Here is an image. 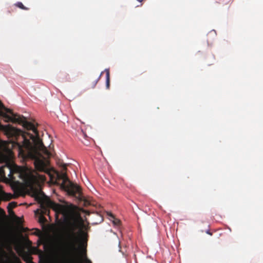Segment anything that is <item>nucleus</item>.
<instances>
[{"instance_id":"nucleus-1","label":"nucleus","mask_w":263,"mask_h":263,"mask_svg":"<svg viewBox=\"0 0 263 263\" xmlns=\"http://www.w3.org/2000/svg\"><path fill=\"white\" fill-rule=\"evenodd\" d=\"M32 146L29 140L24 138L23 146L28 151V156L34 160L36 171L50 175L48 165V159L51 157V153L44 145L42 141L37 137L33 140Z\"/></svg>"},{"instance_id":"nucleus-2","label":"nucleus","mask_w":263,"mask_h":263,"mask_svg":"<svg viewBox=\"0 0 263 263\" xmlns=\"http://www.w3.org/2000/svg\"><path fill=\"white\" fill-rule=\"evenodd\" d=\"M26 183L33 192V196L40 203V208L42 215L49 214V208L57 210L60 206L49 200L44 199V194L40 189V184L46 181L44 175H40L36 172L31 173L26 176Z\"/></svg>"},{"instance_id":"nucleus-3","label":"nucleus","mask_w":263,"mask_h":263,"mask_svg":"<svg viewBox=\"0 0 263 263\" xmlns=\"http://www.w3.org/2000/svg\"><path fill=\"white\" fill-rule=\"evenodd\" d=\"M77 237L73 231L66 236L62 243V249L66 263H83L81 258L77 257Z\"/></svg>"},{"instance_id":"nucleus-4","label":"nucleus","mask_w":263,"mask_h":263,"mask_svg":"<svg viewBox=\"0 0 263 263\" xmlns=\"http://www.w3.org/2000/svg\"><path fill=\"white\" fill-rule=\"evenodd\" d=\"M0 115L12 122L18 123L22 124L26 129L32 130L38 136L37 130L33 123L27 121L23 116L14 114L12 110L6 108L1 101Z\"/></svg>"},{"instance_id":"nucleus-5","label":"nucleus","mask_w":263,"mask_h":263,"mask_svg":"<svg viewBox=\"0 0 263 263\" xmlns=\"http://www.w3.org/2000/svg\"><path fill=\"white\" fill-rule=\"evenodd\" d=\"M58 178L62 180L61 187L65 191L68 195L72 196L80 201L84 200L81 188L77 184L70 181L65 173L58 175Z\"/></svg>"},{"instance_id":"nucleus-6","label":"nucleus","mask_w":263,"mask_h":263,"mask_svg":"<svg viewBox=\"0 0 263 263\" xmlns=\"http://www.w3.org/2000/svg\"><path fill=\"white\" fill-rule=\"evenodd\" d=\"M60 78L62 82H67L70 81V77L69 74L65 72H62L60 74Z\"/></svg>"},{"instance_id":"nucleus-7","label":"nucleus","mask_w":263,"mask_h":263,"mask_svg":"<svg viewBox=\"0 0 263 263\" xmlns=\"http://www.w3.org/2000/svg\"><path fill=\"white\" fill-rule=\"evenodd\" d=\"M7 167L8 168L10 171V173H9V174L8 175V176L11 178H13L12 176L14 173H18L20 171V168L18 167H16L14 168H12L8 166H7Z\"/></svg>"},{"instance_id":"nucleus-8","label":"nucleus","mask_w":263,"mask_h":263,"mask_svg":"<svg viewBox=\"0 0 263 263\" xmlns=\"http://www.w3.org/2000/svg\"><path fill=\"white\" fill-rule=\"evenodd\" d=\"M17 206V203L15 202H11L9 203L8 205V212L9 213H10V212H12L13 214L14 215V212L12 211V209L15 208Z\"/></svg>"},{"instance_id":"nucleus-9","label":"nucleus","mask_w":263,"mask_h":263,"mask_svg":"<svg viewBox=\"0 0 263 263\" xmlns=\"http://www.w3.org/2000/svg\"><path fill=\"white\" fill-rule=\"evenodd\" d=\"M105 72H106V87L107 89H109V85H110L109 71L108 69H106Z\"/></svg>"},{"instance_id":"nucleus-10","label":"nucleus","mask_w":263,"mask_h":263,"mask_svg":"<svg viewBox=\"0 0 263 263\" xmlns=\"http://www.w3.org/2000/svg\"><path fill=\"white\" fill-rule=\"evenodd\" d=\"M82 260L83 261V262L85 263H92L91 261L87 258L86 257V249L84 250V252L82 254Z\"/></svg>"},{"instance_id":"nucleus-11","label":"nucleus","mask_w":263,"mask_h":263,"mask_svg":"<svg viewBox=\"0 0 263 263\" xmlns=\"http://www.w3.org/2000/svg\"><path fill=\"white\" fill-rule=\"evenodd\" d=\"M11 198V195L5 192L2 193V199L5 200H9Z\"/></svg>"},{"instance_id":"nucleus-12","label":"nucleus","mask_w":263,"mask_h":263,"mask_svg":"<svg viewBox=\"0 0 263 263\" xmlns=\"http://www.w3.org/2000/svg\"><path fill=\"white\" fill-rule=\"evenodd\" d=\"M15 5L16 7H17L19 8L22 9L23 10H27L29 9L28 8L24 6V5L21 2H17Z\"/></svg>"},{"instance_id":"nucleus-13","label":"nucleus","mask_w":263,"mask_h":263,"mask_svg":"<svg viewBox=\"0 0 263 263\" xmlns=\"http://www.w3.org/2000/svg\"><path fill=\"white\" fill-rule=\"evenodd\" d=\"M108 215H109L111 218L114 219L113 222L114 224L117 226L120 224V221L119 219L115 218L114 216L112 214L110 213L109 214H108Z\"/></svg>"},{"instance_id":"nucleus-14","label":"nucleus","mask_w":263,"mask_h":263,"mask_svg":"<svg viewBox=\"0 0 263 263\" xmlns=\"http://www.w3.org/2000/svg\"><path fill=\"white\" fill-rule=\"evenodd\" d=\"M40 222H44L46 219V218L43 216V215H41L40 217Z\"/></svg>"},{"instance_id":"nucleus-15","label":"nucleus","mask_w":263,"mask_h":263,"mask_svg":"<svg viewBox=\"0 0 263 263\" xmlns=\"http://www.w3.org/2000/svg\"><path fill=\"white\" fill-rule=\"evenodd\" d=\"M102 74V73H101L100 77L98 78V79L95 81V84H94V86L97 83V82H98L99 80L100 79V78L101 77Z\"/></svg>"},{"instance_id":"nucleus-16","label":"nucleus","mask_w":263,"mask_h":263,"mask_svg":"<svg viewBox=\"0 0 263 263\" xmlns=\"http://www.w3.org/2000/svg\"><path fill=\"white\" fill-rule=\"evenodd\" d=\"M0 212H1L3 214H5L4 211L1 208H0Z\"/></svg>"},{"instance_id":"nucleus-17","label":"nucleus","mask_w":263,"mask_h":263,"mask_svg":"<svg viewBox=\"0 0 263 263\" xmlns=\"http://www.w3.org/2000/svg\"><path fill=\"white\" fill-rule=\"evenodd\" d=\"M206 233H207L208 234H210V235H212V233H211L209 231H207V232H206Z\"/></svg>"},{"instance_id":"nucleus-18","label":"nucleus","mask_w":263,"mask_h":263,"mask_svg":"<svg viewBox=\"0 0 263 263\" xmlns=\"http://www.w3.org/2000/svg\"><path fill=\"white\" fill-rule=\"evenodd\" d=\"M9 214H10V215H14V216H15V214L14 215L12 212H10V213H9Z\"/></svg>"},{"instance_id":"nucleus-19","label":"nucleus","mask_w":263,"mask_h":263,"mask_svg":"<svg viewBox=\"0 0 263 263\" xmlns=\"http://www.w3.org/2000/svg\"><path fill=\"white\" fill-rule=\"evenodd\" d=\"M3 128V126L0 123V129H1Z\"/></svg>"},{"instance_id":"nucleus-20","label":"nucleus","mask_w":263,"mask_h":263,"mask_svg":"<svg viewBox=\"0 0 263 263\" xmlns=\"http://www.w3.org/2000/svg\"><path fill=\"white\" fill-rule=\"evenodd\" d=\"M137 1H138V2H142L143 0H137Z\"/></svg>"},{"instance_id":"nucleus-21","label":"nucleus","mask_w":263,"mask_h":263,"mask_svg":"<svg viewBox=\"0 0 263 263\" xmlns=\"http://www.w3.org/2000/svg\"><path fill=\"white\" fill-rule=\"evenodd\" d=\"M64 170H66V167L64 166Z\"/></svg>"},{"instance_id":"nucleus-22","label":"nucleus","mask_w":263,"mask_h":263,"mask_svg":"<svg viewBox=\"0 0 263 263\" xmlns=\"http://www.w3.org/2000/svg\"><path fill=\"white\" fill-rule=\"evenodd\" d=\"M3 170V167H1V172H2V170Z\"/></svg>"}]
</instances>
